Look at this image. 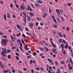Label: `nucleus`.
I'll use <instances>...</instances> for the list:
<instances>
[{
	"mask_svg": "<svg viewBox=\"0 0 73 73\" xmlns=\"http://www.w3.org/2000/svg\"><path fill=\"white\" fill-rule=\"evenodd\" d=\"M62 42H63V43H64V44H66V41L65 40H62Z\"/></svg>",
	"mask_w": 73,
	"mask_h": 73,
	"instance_id": "c756f323",
	"label": "nucleus"
},
{
	"mask_svg": "<svg viewBox=\"0 0 73 73\" xmlns=\"http://www.w3.org/2000/svg\"><path fill=\"white\" fill-rule=\"evenodd\" d=\"M29 25L30 28H32L33 27V23H29Z\"/></svg>",
	"mask_w": 73,
	"mask_h": 73,
	"instance_id": "2eb2a0df",
	"label": "nucleus"
},
{
	"mask_svg": "<svg viewBox=\"0 0 73 73\" xmlns=\"http://www.w3.org/2000/svg\"><path fill=\"white\" fill-rule=\"evenodd\" d=\"M25 30H26L27 31H29V30H28V29L27 27L25 28Z\"/></svg>",
	"mask_w": 73,
	"mask_h": 73,
	"instance_id": "338daca9",
	"label": "nucleus"
},
{
	"mask_svg": "<svg viewBox=\"0 0 73 73\" xmlns=\"http://www.w3.org/2000/svg\"><path fill=\"white\" fill-rule=\"evenodd\" d=\"M22 36H23V37L24 38H25V37H26V36H25V34H22Z\"/></svg>",
	"mask_w": 73,
	"mask_h": 73,
	"instance_id": "c85d7f7f",
	"label": "nucleus"
},
{
	"mask_svg": "<svg viewBox=\"0 0 73 73\" xmlns=\"http://www.w3.org/2000/svg\"><path fill=\"white\" fill-rule=\"evenodd\" d=\"M27 46H25V50H29V48H27Z\"/></svg>",
	"mask_w": 73,
	"mask_h": 73,
	"instance_id": "9d476101",
	"label": "nucleus"
},
{
	"mask_svg": "<svg viewBox=\"0 0 73 73\" xmlns=\"http://www.w3.org/2000/svg\"><path fill=\"white\" fill-rule=\"evenodd\" d=\"M64 18L63 17H61V21L62 22H64Z\"/></svg>",
	"mask_w": 73,
	"mask_h": 73,
	"instance_id": "b1692460",
	"label": "nucleus"
},
{
	"mask_svg": "<svg viewBox=\"0 0 73 73\" xmlns=\"http://www.w3.org/2000/svg\"><path fill=\"white\" fill-rule=\"evenodd\" d=\"M50 42H52V38H50Z\"/></svg>",
	"mask_w": 73,
	"mask_h": 73,
	"instance_id": "680f3d73",
	"label": "nucleus"
},
{
	"mask_svg": "<svg viewBox=\"0 0 73 73\" xmlns=\"http://www.w3.org/2000/svg\"><path fill=\"white\" fill-rule=\"evenodd\" d=\"M35 6H36V7H38V6H40V4H39L38 3H35Z\"/></svg>",
	"mask_w": 73,
	"mask_h": 73,
	"instance_id": "f3484780",
	"label": "nucleus"
},
{
	"mask_svg": "<svg viewBox=\"0 0 73 73\" xmlns=\"http://www.w3.org/2000/svg\"><path fill=\"white\" fill-rule=\"evenodd\" d=\"M70 22L72 23V24H73V20L72 19H70Z\"/></svg>",
	"mask_w": 73,
	"mask_h": 73,
	"instance_id": "f704fd0d",
	"label": "nucleus"
},
{
	"mask_svg": "<svg viewBox=\"0 0 73 73\" xmlns=\"http://www.w3.org/2000/svg\"><path fill=\"white\" fill-rule=\"evenodd\" d=\"M20 8L23 10H25V7L23 5H21L20 6Z\"/></svg>",
	"mask_w": 73,
	"mask_h": 73,
	"instance_id": "7ed1b4c3",
	"label": "nucleus"
},
{
	"mask_svg": "<svg viewBox=\"0 0 73 73\" xmlns=\"http://www.w3.org/2000/svg\"><path fill=\"white\" fill-rule=\"evenodd\" d=\"M2 60H5V61H6V60H7V59H6L5 58H2Z\"/></svg>",
	"mask_w": 73,
	"mask_h": 73,
	"instance_id": "4d7b16f0",
	"label": "nucleus"
},
{
	"mask_svg": "<svg viewBox=\"0 0 73 73\" xmlns=\"http://www.w3.org/2000/svg\"><path fill=\"white\" fill-rule=\"evenodd\" d=\"M11 38L13 41H15V40L13 39V36H11Z\"/></svg>",
	"mask_w": 73,
	"mask_h": 73,
	"instance_id": "aec40b11",
	"label": "nucleus"
},
{
	"mask_svg": "<svg viewBox=\"0 0 73 73\" xmlns=\"http://www.w3.org/2000/svg\"><path fill=\"white\" fill-rule=\"evenodd\" d=\"M39 49H40V50H42V51H44V49H43V48H40V47H39Z\"/></svg>",
	"mask_w": 73,
	"mask_h": 73,
	"instance_id": "5fc2aeb1",
	"label": "nucleus"
},
{
	"mask_svg": "<svg viewBox=\"0 0 73 73\" xmlns=\"http://www.w3.org/2000/svg\"><path fill=\"white\" fill-rule=\"evenodd\" d=\"M22 44H24V40H23V39H22Z\"/></svg>",
	"mask_w": 73,
	"mask_h": 73,
	"instance_id": "de8ad7c7",
	"label": "nucleus"
},
{
	"mask_svg": "<svg viewBox=\"0 0 73 73\" xmlns=\"http://www.w3.org/2000/svg\"><path fill=\"white\" fill-rule=\"evenodd\" d=\"M68 43H67L66 45L64 46V48H68Z\"/></svg>",
	"mask_w": 73,
	"mask_h": 73,
	"instance_id": "a211bd4d",
	"label": "nucleus"
},
{
	"mask_svg": "<svg viewBox=\"0 0 73 73\" xmlns=\"http://www.w3.org/2000/svg\"><path fill=\"white\" fill-rule=\"evenodd\" d=\"M26 33V34H27V35H28V36H31V37H32V34H31V33Z\"/></svg>",
	"mask_w": 73,
	"mask_h": 73,
	"instance_id": "f8f14e48",
	"label": "nucleus"
},
{
	"mask_svg": "<svg viewBox=\"0 0 73 73\" xmlns=\"http://www.w3.org/2000/svg\"><path fill=\"white\" fill-rule=\"evenodd\" d=\"M60 45L62 48H64V44H61Z\"/></svg>",
	"mask_w": 73,
	"mask_h": 73,
	"instance_id": "bb28decb",
	"label": "nucleus"
},
{
	"mask_svg": "<svg viewBox=\"0 0 73 73\" xmlns=\"http://www.w3.org/2000/svg\"><path fill=\"white\" fill-rule=\"evenodd\" d=\"M2 37H4L5 38H7V36H2Z\"/></svg>",
	"mask_w": 73,
	"mask_h": 73,
	"instance_id": "09e8293b",
	"label": "nucleus"
},
{
	"mask_svg": "<svg viewBox=\"0 0 73 73\" xmlns=\"http://www.w3.org/2000/svg\"><path fill=\"white\" fill-rule=\"evenodd\" d=\"M23 17L24 18V22L25 23H27V21H26V19H25V18L24 17Z\"/></svg>",
	"mask_w": 73,
	"mask_h": 73,
	"instance_id": "2f4dec72",
	"label": "nucleus"
},
{
	"mask_svg": "<svg viewBox=\"0 0 73 73\" xmlns=\"http://www.w3.org/2000/svg\"><path fill=\"white\" fill-rule=\"evenodd\" d=\"M20 35H21V33H19L18 35H17V34H16V36H17V37H19V36H20Z\"/></svg>",
	"mask_w": 73,
	"mask_h": 73,
	"instance_id": "393cba45",
	"label": "nucleus"
},
{
	"mask_svg": "<svg viewBox=\"0 0 73 73\" xmlns=\"http://www.w3.org/2000/svg\"><path fill=\"white\" fill-rule=\"evenodd\" d=\"M52 51L55 54H57V52L56 51V49L54 48H52Z\"/></svg>",
	"mask_w": 73,
	"mask_h": 73,
	"instance_id": "0eeeda50",
	"label": "nucleus"
},
{
	"mask_svg": "<svg viewBox=\"0 0 73 73\" xmlns=\"http://www.w3.org/2000/svg\"><path fill=\"white\" fill-rule=\"evenodd\" d=\"M27 8H28L27 10L28 11H29V10L30 11H33V10H32V9L31 7L30 6H29V5L28 6Z\"/></svg>",
	"mask_w": 73,
	"mask_h": 73,
	"instance_id": "39448f33",
	"label": "nucleus"
},
{
	"mask_svg": "<svg viewBox=\"0 0 73 73\" xmlns=\"http://www.w3.org/2000/svg\"><path fill=\"white\" fill-rule=\"evenodd\" d=\"M25 41H26V43H28V40H27V39H25Z\"/></svg>",
	"mask_w": 73,
	"mask_h": 73,
	"instance_id": "052dcab7",
	"label": "nucleus"
},
{
	"mask_svg": "<svg viewBox=\"0 0 73 73\" xmlns=\"http://www.w3.org/2000/svg\"><path fill=\"white\" fill-rule=\"evenodd\" d=\"M31 57V55H30V56H27V58H28V59H29V58H30Z\"/></svg>",
	"mask_w": 73,
	"mask_h": 73,
	"instance_id": "6e6d98bb",
	"label": "nucleus"
},
{
	"mask_svg": "<svg viewBox=\"0 0 73 73\" xmlns=\"http://www.w3.org/2000/svg\"><path fill=\"white\" fill-rule=\"evenodd\" d=\"M55 64H56V65H58V62H57L56 61H55Z\"/></svg>",
	"mask_w": 73,
	"mask_h": 73,
	"instance_id": "3c124183",
	"label": "nucleus"
},
{
	"mask_svg": "<svg viewBox=\"0 0 73 73\" xmlns=\"http://www.w3.org/2000/svg\"><path fill=\"white\" fill-rule=\"evenodd\" d=\"M57 24H56L55 25H54V24H53L54 28H57Z\"/></svg>",
	"mask_w": 73,
	"mask_h": 73,
	"instance_id": "ddd939ff",
	"label": "nucleus"
},
{
	"mask_svg": "<svg viewBox=\"0 0 73 73\" xmlns=\"http://www.w3.org/2000/svg\"><path fill=\"white\" fill-rule=\"evenodd\" d=\"M27 18L29 22H30V21H31V18L29 16H28L27 17Z\"/></svg>",
	"mask_w": 73,
	"mask_h": 73,
	"instance_id": "1a4fd4ad",
	"label": "nucleus"
},
{
	"mask_svg": "<svg viewBox=\"0 0 73 73\" xmlns=\"http://www.w3.org/2000/svg\"><path fill=\"white\" fill-rule=\"evenodd\" d=\"M63 53L64 54H66V53H65V50H64V52H63Z\"/></svg>",
	"mask_w": 73,
	"mask_h": 73,
	"instance_id": "bf43d9fd",
	"label": "nucleus"
},
{
	"mask_svg": "<svg viewBox=\"0 0 73 73\" xmlns=\"http://www.w3.org/2000/svg\"><path fill=\"white\" fill-rule=\"evenodd\" d=\"M31 5H32V8H34V7H35V6H34V5H33V4L32 3H31Z\"/></svg>",
	"mask_w": 73,
	"mask_h": 73,
	"instance_id": "ea45409f",
	"label": "nucleus"
},
{
	"mask_svg": "<svg viewBox=\"0 0 73 73\" xmlns=\"http://www.w3.org/2000/svg\"><path fill=\"white\" fill-rule=\"evenodd\" d=\"M2 44H3L5 45H6V43H7V40L4 39H3L1 42Z\"/></svg>",
	"mask_w": 73,
	"mask_h": 73,
	"instance_id": "f03ea898",
	"label": "nucleus"
},
{
	"mask_svg": "<svg viewBox=\"0 0 73 73\" xmlns=\"http://www.w3.org/2000/svg\"><path fill=\"white\" fill-rule=\"evenodd\" d=\"M53 21L55 22V23H57V21H56V19H53Z\"/></svg>",
	"mask_w": 73,
	"mask_h": 73,
	"instance_id": "49530a36",
	"label": "nucleus"
},
{
	"mask_svg": "<svg viewBox=\"0 0 73 73\" xmlns=\"http://www.w3.org/2000/svg\"><path fill=\"white\" fill-rule=\"evenodd\" d=\"M7 52L8 53H9V52H11V50H7Z\"/></svg>",
	"mask_w": 73,
	"mask_h": 73,
	"instance_id": "5701e85b",
	"label": "nucleus"
},
{
	"mask_svg": "<svg viewBox=\"0 0 73 73\" xmlns=\"http://www.w3.org/2000/svg\"><path fill=\"white\" fill-rule=\"evenodd\" d=\"M36 70H40V68H39L38 67H36Z\"/></svg>",
	"mask_w": 73,
	"mask_h": 73,
	"instance_id": "58836bf2",
	"label": "nucleus"
},
{
	"mask_svg": "<svg viewBox=\"0 0 73 73\" xmlns=\"http://www.w3.org/2000/svg\"><path fill=\"white\" fill-rule=\"evenodd\" d=\"M15 58H16L17 60H19V58L17 57V56H16Z\"/></svg>",
	"mask_w": 73,
	"mask_h": 73,
	"instance_id": "37998d69",
	"label": "nucleus"
},
{
	"mask_svg": "<svg viewBox=\"0 0 73 73\" xmlns=\"http://www.w3.org/2000/svg\"><path fill=\"white\" fill-rule=\"evenodd\" d=\"M12 71L13 73H15V72H16V71H15L14 69H13Z\"/></svg>",
	"mask_w": 73,
	"mask_h": 73,
	"instance_id": "864d4df0",
	"label": "nucleus"
},
{
	"mask_svg": "<svg viewBox=\"0 0 73 73\" xmlns=\"http://www.w3.org/2000/svg\"><path fill=\"white\" fill-rule=\"evenodd\" d=\"M44 48L45 50H46V51H47V52H48L49 50H48V48H47L46 47V46H44Z\"/></svg>",
	"mask_w": 73,
	"mask_h": 73,
	"instance_id": "9b49d317",
	"label": "nucleus"
},
{
	"mask_svg": "<svg viewBox=\"0 0 73 73\" xmlns=\"http://www.w3.org/2000/svg\"><path fill=\"white\" fill-rule=\"evenodd\" d=\"M8 70H3V72L4 73H7L8 72Z\"/></svg>",
	"mask_w": 73,
	"mask_h": 73,
	"instance_id": "dca6fc26",
	"label": "nucleus"
},
{
	"mask_svg": "<svg viewBox=\"0 0 73 73\" xmlns=\"http://www.w3.org/2000/svg\"><path fill=\"white\" fill-rule=\"evenodd\" d=\"M33 55L34 56H35L36 55V53L35 52H34L33 53Z\"/></svg>",
	"mask_w": 73,
	"mask_h": 73,
	"instance_id": "a878e982",
	"label": "nucleus"
},
{
	"mask_svg": "<svg viewBox=\"0 0 73 73\" xmlns=\"http://www.w3.org/2000/svg\"><path fill=\"white\" fill-rule=\"evenodd\" d=\"M69 61L70 62H71V63L73 62V61H72V59L71 58H70Z\"/></svg>",
	"mask_w": 73,
	"mask_h": 73,
	"instance_id": "72a5a7b5",
	"label": "nucleus"
},
{
	"mask_svg": "<svg viewBox=\"0 0 73 73\" xmlns=\"http://www.w3.org/2000/svg\"><path fill=\"white\" fill-rule=\"evenodd\" d=\"M33 62L34 64H36V60H33Z\"/></svg>",
	"mask_w": 73,
	"mask_h": 73,
	"instance_id": "7c9ffc66",
	"label": "nucleus"
},
{
	"mask_svg": "<svg viewBox=\"0 0 73 73\" xmlns=\"http://www.w3.org/2000/svg\"><path fill=\"white\" fill-rule=\"evenodd\" d=\"M42 2L40 0H38L37 2V3H38V4H42Z\"/></svg>",
	"mask_w": 73,
	"mask_h": 73,
	"instance_id": "4468645a",
	"label": "nucleus"
},
{
	"mask_svg": "<svg viewBox=\"0 0 73 73\" xmlns=\"http://www.w3.org/2000/svg\"><path fill=\"white\" fill-rule=\"evenodd\" d=\"M1 66V68H2V69H3L4 68V64H3Z\"/></svg>",
	"mask_w": 73,
	"mask_h": 73,
	"instance_id": "79ce46f5",
	"label": "nucleus"
},
{
	"mask_svg": "<svg viewBox=\"0 0 73 73\" xmlns=\"http://www.w3.org/2000/svg\"><path fill=\"white\" fill-rule=\"evenodd\" d=\"M68 48L69 50H70V49H71V47H70V46H68Z\"/></svg>",
	"mask_w": 73,
	"mask_h": 73,
	"instance_id": "e2e57ef3",
	"label": "nucleus"
},
{
	"mask_svg": "<svg viewBox=\"0 0 73 73\" xmlns=\"http://www.w3.org/2000/svg\"><path fill=\"white\" fill-rule=\"evenodd\" d=\"M31 72L32 73H34V70H33V69H31Z\"/></svg>",
	"mask_w": 73,
	"mask_h": 73,
	"instance_id": "774afa93",
	"label": "nucleus"
},
{
	"mask_svg": "<svg viewBox=\"0 0 73 73\" xmlns=\"http://www.w3.org/2000/svg\"><path fill=\"white\" fill-rule=\"evenodd\" d=\"M58 35H59V36L60 37H62V34L60 33H58Z\"/></svg>",
	"mask_w": 73,
	"mask_h": 73,
	"instance_id": "412c9836",
	"label": "nucleus"
},
{
	"mask_svg": "<svg viewBox=\"0 0 73 73\" xmlns=\"http://www.w3.org/2000/svg\"><path fill=\"white\" fill-rule=\"evenodd\" d=\"M23 70L25 71H27V69L26 68H23Z\"/></svg>",
	"mask_w": 73,
	"mask_h": 73,
	"instance_id": "13d9d810",
	"label": "nucleus"
},
{
	"mask_svg": "<svg viewBox=\"0 0 73 73\" xmlns=\"http://www.w3.org/2000/svg\"><path fill=\"white\" fill-rule=\"evenodd\" d=\"M53 47L54 48H56V44H54V45H53Z\"/></svg>",
	"mask_w": 73,
	"mask_h": 73,
	"instance_id": "4c0bfd02",
	"label": "nucleus"
},
{
	"mask_svg": "<svg viewBox=\"0 0 73 73\" xmlns=\"http://www.w3.org/2000/svg\"><path fill=\"white\" fill-rule=\"evenodd\" d=\"M56 11L58 15H61V13H60V10L56 9Z\"/></svg>",
	"mask_w": 73,
	"mask_h": 73,
	"instance_id": "423d86ee",
	"label": "nucleus"
},
{
	"mask_svg": "<svg viewBox=\"0 0 73 73\" xmlns=\"http://www.w3.org/2000/svg\"><path fill=\"white\" fill-rule=\"evenodd\" d=\"M66 29L68 31H69V27H67L66 28Z\"/></svg>",
	"mask_w": 73,
	"mask_h": 73,
	"instance_id": "e433bc0d",
	"label": "nucleus"
},
{
	"mask_svg": "<svg viewBox=\"0 0 73 73\" xmlns=\"http://www.w3.org/2000/svg\"><path fill=\"white\" fill-rule=\"evenodd\" d=\"M19 44L20 45L22 46V47H23V44H22V43H21V42H20L19 43Z\"/></svg>",
	"mask_w": 73,
	"mask_h": 73,
	"instance_id": "c03bdc74",
	"label": "nucleus"
},
{
	"mask_svg": "<svg viewBox=\"0 0 73 73\" xmlns=\"http://www.w3.org/2000/svg\"><path fill=\"white\" fill-rule=\"evenodd\" d=\"M15 54L17 56H18V57H19V54L18 53H15Z\"/></svg>",
	"mask_w": 73,
	"mask_h": 73,
	"instance_id": "a19ab883",
	"label": "nucleus"
},
{
	"mask_svg": "<svg viewBox=\"0 0 73 73\" xmlns=\"http://www.w3.org/2000/svg\"><path fill=\"white\" fill-rule=\"evenodd\" d=\"M10 7L11 8H13V3L10 4Z\"/></svg>",
	"mask_w": 73,
	"mask_h": 73,
	"instance_id": "cd10ccee",
	"label": "nucleus"
},
{
	"mask_svg": "<svg viewBox=\"0 0 73 73\" xmlns=\"http://www.w3.org/2000/svg\"><path fill=\"white\" fill-rule=\"evenodd\" d=\"M29 14L31 15V17H32L34 16V14L32 12H30L29 13Z\"/></svg>",
	"mask_w": 73,
	"mask_h": 73,
	"instance_id": "6e6552de",
	"label": "nucleus"
},
{
	"mask_svg": "<svg viewBox=\"0 0 73 73\" xmlns=\"http://www.w3.org/2000/svg\"><path fill=\"white\" fill-rule=\"evenodd\" d=\"M48 61L50 62L51 64H52V65L53 64V61L52 59H49L48 58Z\"/></svg>",
	"mask_w": 73,
	"mask_h": 73,
	"instance_id": "20e7f679",
	"label": "nucleus"
},
{
	"mask_svg": "<svg viewBox=\"0 0 73 73\" xmlns=\"http://www.w3.org/2000/svg\"><path fill=\"white\" fill-rule=\"evenodd\" d=\"M17 28H18V29H21V27L20 26V25H17Z\"/></svg>",
	"mask_w": 73,
	"mask_h": 73,
	"instance_id": "6ab92c4d",
	"label": "nucleus"
},
{
	"mask_svg": "<svg viewBox=\"0 0 73 73\" xmlns=\"http://www.w3.org/2000/svg\"><path fill=\"white\" fill-rule=\"evenodd\" d=\"M72 68H73V67H72V66H71L70 67H69V69H70V70H72Z\"/></svg>",
	"mask_w": 73,
	"mask_h": 73,
	"instance_id": "473e14b6",
	"label": "nucleus"
},
{
	"mask_svg": "<svg viewBox=\"0 0 73 73\" xmlns=\"http://www.w3.org/2000/svg\"><path fill=\"white\" fill-rule=\"evenodd\" d=\"M4 52L5 54H7V49L6 48L4 49L2 51V53L1 52V54L2 55V56L5 58L6 57V55L5 53H4Z\"/></svg>",
	"mask_w": 73,
	"mask_h": 73,
	"instance_id": "f257e3e1",
	"label": "nucleus"
},
{
	"mask_svg": "<svg viewBox=\"0 0 73 73\" xmlns=\"http://www.w3.org/2000/svg\"><path fill=\"white\" fill-rule=\"evenodd\" d=\"M8 57L9 58V59H11V56H10L9 55H8Z\"/></svg>",
	"mask_w": 73,
	"mask_h": 73,
	"instance_id": "0e129e2a",
	"label": "nucleus"
},
{
	"mask_svg": "<svg viewBox=\"0 0 73 73\" xmlns=\"http://www.w3.org/2000/svg\"><path fill=\"white\" fill-rule=\"evenodd\" d=\"M72 4L70 3H67V5H68V6H70Z\"/></svg>",
	"mask_w": 73,
	"mask_h": 73,
	"instance_id": "c9c22d12",
	"label": "nucleus"
},
{
	"mask_svg": "<svg viewBox=\"0 0 73 73\" xmlns=\"http://www.w3.org/2000/svg\"><path fill=\"white\" fill-rule=\"evenodd\" d=\"M4 17L5 18L4 20H7V18L6 17V15L5 14L4 15Z\"/></svg>",
	"mask_w": 73,
	"mask_h": 73,
	"instance_id": "4be33fe9",
	"label": "nucleus"
},
{
	"mask_svg": "<svg viewBox=\"0 0 73 73\" xmlns=\"http://www.w3.org/2000/svg\"><path fill=\"white\" fill-rule=\"evenodd\" d=\"M30 64L31 65L32 64V60H30Z\"/></svg>",
	"mask_w": 73,
	"mask_h": 73,
	"instance_id": "a18cd8bd",
	"label": "nucleus"
},
{
	"mask_svg": "<svg viewBox=\"0 0 73 73\" xmlns=\"http://www.w3.org/2000/svg\"><path fill=\"white\" fill-rule=\"evenodd\" d=\"M62 41V40H61V39H59V42H60V43H61V41Z\"/></svg>",
	"mask_w": 73,
	"mask_h": 73,
	"instance_id": "603ef678",
	"label": "nucleus"
},
{
	"mask_svg": "<svg viewBox=\"0 0 73 73\" xmlns=\"http://www.w3.org/2000/svg\"><path fill=\"white\" fill-rule=\"evenodd\" d=\"M63 37L64 38H66V35L65 34L63 35Z\"/></svg>",
	"mask_w": 73,
	"mask_h": 73,
	"instance_id": "69168bd1",
	"label": "nucleus"
},
{
	"mask_svg": "<svg viewBox=\"0 0 73 73\" xmlns=\"http://www.w3.org/2000/svg\"><path fill=\"white\" fill-rule=\"evenodd\" d=\"M61 64H65V62H64V61H61Z\"/></svg>",
	"mask_w": 73,
	"mask_h": 73,
	"instance_id": "8fccbe9b",
	"label": "nucleus"
}]
</instances>
